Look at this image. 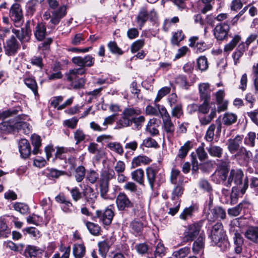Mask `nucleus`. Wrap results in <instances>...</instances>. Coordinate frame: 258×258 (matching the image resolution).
I'll use <instances>...</instances> for the list:
<instances>
[{"instance_id": "59", "label": "nucleus", "mask_w": 258, "mask_h": 258, "mask_svg": "<svg viewBox=\"0 0 258 258\" xmlns=\"http://www.w3.org/2000/svg\"><path fill=\"white\" fill-rule=\"evenodd\" d=\"M99 187L101 196L104 198H107V193L109 190V182L104 180H100Z\"/></svg>"}, {"instance_id": "49", "label": "nucleus", "mask_w": 258, "mask_h": 258, "mask_svg": "<svg viewBox=\"0 0 258 258\" xmlns=\"http://www.w3.org/2000/svg\"><path fill=\"white\" fill-rule=\"evenodd\" d=\"M141 111L140 109L132 108L127 107L124 109L121 115H124L128 118H132L134 117V116L138 115L141 114Z\"/></svg>"}, {"instance_id": "1", "label": "nucleus", "mask_w": 258, "mask_h": 258, "mask_svg": "<svg viewBox=\"0 0 258 258\" xmlns=\"http://www.w3.org/2000/svg\"><path fill=\"white\" fill-rule=\"evenodd\" d=\"M210 237L212 242L217 245L222 251H226L229 248L230 243L226 238L221 223L217 222L212 227Z\"/></svg>"}, {"instance_id": "29", "label": "nucleus", "mask_w": 258, "mask_h": 258, "mask_svg": "<svg viewBox=\"0 0 258 258\" xmlns=\"http://www.w3.org/2000/svg\"><path fill=\"white\" fill-rule=\"evenodd\" d=\"M205 238L204 234L201 233L194 242L192 250L195 253H199L203 251L205 246Z\"/></svg>"}, {"instance_id": "61", "label": "nucleus", "mask_w": 258, "mask_h": 258, "mask_svg": "<svg viewBox=\"0 0 258 258\" xmlns=\"http://www.w3.org/2000/svg\"><path fill=\"white\" fill-rule=\"evenodd\" d=\"M171 113L173 117L180 118L183 114L182 104L178 103L176 106H173Z\"/></svg>"}, {"instance_id": "31", "label": "nucleus", "mask_w": 258, "mask_h": 258, "mask_svg": "<svg viewBox=\"0 0 258 258\" xmlns=\"http://www.w3.org/2000/svg\"><path fill=\"white\" fill-rule=\"evenodd\" d=\"M42 251V250L37 246L29 245L26 246L24 252V255L26 257L32 258L41 253Z\"/></svg>"}, {"instance_id": "25", "label": "nucleus", "mask_w": 258, "mask_h": 258, "mask_svg": "<svg viewBox=\"0 0 258 258\" xmlns=\"http://www.w3.org/2000/svg\"><path fill=\"white\" fill-rule=\"evenodd\" d=\"M66 15V7L64 6H62L58 10L52 12L50 22L53 25H57L59 23L60 19Z\"/></svg>"}, {"instance_id": "37", "label": "nucleus", "mask_w": 258, "mask_h": 258, "mask_svg": "<svg viewBox=\"0 0 258 258\" xmlns=\"http://www.w3.org/2000/svg\"><path fill=\"white\" fill-rule=\"evenodd\" d=\"M44 0H29L26 4L27 12L29 15H33L36 11L39 4Z\"/></svg>"}, {"instance_id": "47", "label": "nucleus", "mask_w": 258, "mask_h": 258, "mask_svg": "<svg viewBox=\"0 0 258 258\" xmlns=\"http://www.w3.org/2000/svg\"><path fill=\"white\" fill-rule=\"evenodd\" d=\"M216 111L215 108L211 109L210 113L207 116L199 117L200 122L202 125L208 124L215 117Z\"/></svg>"}, {"instance_id": "28", "label": "nucleus", "mask_w": 258, "mask_h": 258, "mask_svg": "<svg viewBox=\"0 0 258 258\" xmlns=\"http://www.w3.org/2000/svg\"><path fill=\"white\" fill-rule=\"evenodd\" d=\"M86 72V69L84 68H75L70 70L69 72L66 75L67 80L72 83L74 82L77 80L78 75H83Z\"/></svg>"}, {"instance_id": "7", "label": "nucleus", "mask_w": 258, "mask_h": 258, "mask_svg": "<svg viewBox=\"0 0 258 258\" xmlns=\"http://www.w3.org/2000/svg\"><path fill=\"white\" fill-rule=\"evenodd\" d=\"M230 26L227 23L217 24L213 30L214 35L217 40L222 41L228 37Z\"/></svg>"}, {"instance_id": "39", "label": "nucleus", "mask_w": 258, "mask_h": 258, "mask_svg": "<svg viewBox=\"0 0 258 258\" xmlns=\"http://www.w3.org/2000/svg\"><path fill=\"white\" fill-rule=\"evenodd\" d=\"M209 154L212 157L220 158L223 154V149L218 146L211 145L206 148Z\"/></svg>"}, {"instance_id": "63", "label": "nucleus", "mask_w": 258, "mask_h": 258, "mask_svg": "<svg viewBox=\"0 0 258 258\" xmlns=\"http://www.w3.org/2000/svg\"><path fill=\"white\" fill-rule=\"evenodd\" d=\"M190 252L189 248L184 247L174 251L173 256L175 258H184Z\"/></svg>"}, {"instance_id": "26", "label": "nucleus", "mask_w": 258, "mask_h": 258, "mask_svg": "<svg viewBox=\"0 0 258 258\" xmlns=\"http://www.w3.org/2000/svg\"><path fill=\"white\" fill-rule=\"evenodd\" d=\"M200 98L201 100H210L211 90L208 83H201L199 85Z\"/></svg>"}, {"instance_id": "64", "label": "nucleus", "mask_w": 258, "mask_h": 258, "mask_svg": "<svg viewBox=\"0 0 258 258\" xmlns=\"http://www.w3.org/2000/svg\"><path fill=\"white\" fill-rule=\"evenodd\" d=\"M86 135L81 129H77L74 133V138L76 141V145L80 144L81 142L83 141L85 138Z\"/></svg>"}, {"instance_id": "43", "label": "nucleus", "mask_w": 258, "mask_h": 258, "mask_svg": "<svg viewBox=\"0 0 258 258\" xmlns=\"http://www.w3.org/2000/svg\"><path fill=\"white\" fill-rule=\"evenodd\" d=\"M241 39V37L240 35L238 34L235 35L233 37L232 39L225 45L224 48V52H228L232 51Z\"/></svg>"}, {"instance_id": "15", "label": "nucleus", "mask_w": 258, "mask_h": 258, "mask_svg": "<svg viewBox=\"0 0 258 258\" xmlns=\"http://www.w3.org/2000/svg\"><path fill=\"white\" fill-rule=\"evenodd\" d=\"M19 150L21 156L23 158H28L31 154V148L28 141L22 139L19 142Z\"/></svg>"}, {"instance_id": "53", "label": "nucleus", "mask_w": 258, "mask_h": 258, "mask_svg": "<svg viewBox=\"0 0 258 258\" xmlns=\"http://www.w3.org/2000/svg\"><path fill=\"white\" fill-rule=\"evenodd\" d=\"M214 3V0H201V4L200 6L201 12L206 14L211 10L212 9V5Z\"/></svg>"}, {"instance_id": "8", "label": "nucleus", "mask_w": 258, "mask_h": 258, "mask_svg": "<svg viewBox=\"0 0 258 258\" xmlns=\"http://www.w3.org/2000/svg\"><path fill=\"white\" fill-rule=\"evenodd\" d=\"M201 226L198 224H192L188 226L184 232V239L186 241H192L198 235H200Z\"/></svg>"}, {"instance_id": "48", "label": "nucleus", "mask_w": 258, "mask_h": 258, "mask_svg": "<svg viewBox=\"0 0 258 258\" xmlns=\"http://www.w3.org/2000/svg\"><path fill=\"white\" fill-rule=\"evenodd\" d=\"M256 134L254 132H249L244 139V144L248 147L253 148L255 145Z\"/></svg>"}, {"instance_id": "60", "label": "nucleus", "mask_w": 258, "mask_h": 258, "mask_svg": "<svg viewBox=\"0 0 258 258\" xmlns=\"http://www.w3.org/2000/svg\"><path fill=\"white\" fill-rule=\"evenodd\" d=\"M86 226L89 232L94 235H98L99 234L100 228L96 224L91 222H86Z\"/></svg>"}, {"instance_id": "6", "label": "nucleus", "mask_w": 258, "mask_h": 258, "mask_svg": "<svg viewBox=\"0 0 258 258\" xmlns=\"http://www.w3.org/2000/svg\"><path fill=\"white\" fill-rule=\"evenodd\" d=\"M95 59L91 55L87 54L84 57L75 56L72 58V62L80 68H91L95 63Z\"/></svg>"}, {"instance_id": "3", "label": "nucleus", "mask_w": 258, "mask_h": 258, "mask_svg": "<svg viewBox=\"0 0 258 258\" xmlns=\"http://www.w3.org/2000/svg\"><path fill=\"white\" fill-rule=\"evenodd\" d=\"M146 175L150 186L152 190L155 187H159L161 183L164 181L163 175L158 174L157 170L152 167H148L146 169Z\"/></svg>"}, {"instance_id": "51", "label": "nucleus", "mask_w": 258, "mask_h": 258, "mask_svg": "<svg viewBox=\"0 0 258 258\" xmlns=\"http://www.w3.org/2000/svg\"><path fill=\"white\" fill-rule=\"evenodd\" d=\"M114 176L115 171L112 169L107 168L102 172L100 180L109 182V180L113 179Z\"/></svg>"}, {"instance_id": "52", "label": "nucleus", "mask_w": 258, "mask_h": 258, "mask_svg": "<svg viewBox=\"0 0 258 258\" xmlns=\"http://www.w3.org/2000/svg\"><path fill=\"white\" fill-rule=\"evenodd\" d=\"M24 82L25 85L33 91L35 96L38 95L37 85L33 78H27L25 79Z\"/></svg>"}, {"instance_id": "9", "label": "nucleus", "mask_w": 258, "mask_h": 258, "mask_svg": "<svg viewBox=\"0 0 258 258\" xmlns=\"http://www.w3.org/2000/svg\"><path fill=\"white\" fill-rule=\"evenodd\" d=\"M225 217V211L222 207L219 206L210 208V211L207 215V218L210 221H215L219 219L223 220Z\"/></svg>"}, {"instance_id": "55", "label": "nucleus", "mask_w": 258, "mask_h": 258, "mask_svg": "<svg viewBox=\"0 0 258 258\" xmlns=\"http://www.w3.org/2000/svg\"><path fill=\"white\" fill-rule=\"evenodd\" d=\"M59 250L63 252L61 256L58 252H57L54 254L51 258H69L71 252V247L70 246L67 247L61 246L59 248Z\"/></svg>"}, {"instance_id": "17", "label": "nucleus", "mask_w": 258, "mask_h": 258, "mask_svg": "<svg viewBox=\"0 0 258 258\" xmlns=\"http://www.w3.org/2000/svg\"><path fill=\"white\" fill-rule=\"evenodd\" d=\"M224 165H221L219 168L216 171L214 175L218 177L219 183H221L225 186V183L227 182L226 179L228 177V169L226 167L227 164L226 162L223 163Z\"/></svg>"}, {"instance_id": "24", "label": "nucleus", "mask_w": 258, "mask_h": 258, "mask_svg": "<svg viewBox=\"0 0 258 258\" xmlns=\"http://www.w3.org/2000/svg\"><path fill=\"white\" fill-rule=\"evenodd\" d=\"M30 128L29 124L22 121L21 119L17 118L14 119V131L21 132L25 134L29 133Z\"/></svg>"}, {"instance_id": "40", "label": "nucleus", "mask_w": 258, "mask_h": 258, "mask_svg": "<svg viewBox=\"0 0 258 258\" xmlns=\"http://www.w3.org/2000/svg\"><path fill=\"white\" fill-rule=\"evenodd\" d=\"M0 130L6 133L14 131V119L8 121H3L0 123Z\"/></svg>"}, {"instance_id": "58", "label": "nucleus", "mask_w": 258, "mask_h": 258, "mask_svg": "<svg viewBox=\"0 0 258 258\" xmlns=\"http://www.w3.org/2000/svg\"><path fill=\"white\" fill-rule=\"evenodd\" d=\"M158 146V144L154 139L151 138H147L143 140L142 143L140 146V148L144 149V147L147 148H157Z\"/></svg>"}, {"instance_id": "10", "label": "nucleus", "mask_w": 258, "mask_h": 258, "mask_svg": "<svg viewBox=\"0 0 258 258\" xmlns=\"http://www.w3.org/2000/svg\"><path fill=\"white\" fill-rule=\"evenodd\" d=\"M116 204L120 211L124 210L126 208L133 207V204L127 196L123 192H120L116 199Z\"/></svg>"}, {"instance_id": "5", "label": "nucleus", "mask_w": 258, "mask_h": 258, "mask_svg": "<svg viewBox=\"0 0 258 258\" xmlns=\"http://www.w3.org/2000/svg\"><path fill=\"white\" fill-rule=\"evenodd\" d=\"M20 47L19 42L13 35L6 40V42L4 43L5 52L8 56L15 55Z\"/></svg>"}, {"instance_id": "34", "label": "nucleus", "mask_w": 258, "mask_h": 258, "mask_svg": "<svg viewBox=\"0 0 258 258\" xmlns=\"http://www.w3.org/2000/svg\"><path fill=\"white\" fill-rule=\"evenodd\" d=\"M46 34V31L45 25L42 23H38L34 32L36 38L39 41H41L45 38Z\"/></svg>"}, {"instance_id": "16", "label": "nucleus", "mask_w": 258, "mask_h": 258, "mask_svg": "<svg viewBox=\"0 0 258 258\" xmlns=\"http://www.w3.org/2000/svg\"><path fill=\"white\" fill-rule=\"evenodd\" d=\"M97 216L102 221L103 224L109 225L111 223L114 217V213L110 209H106L103 212L97 211Z\"/></svg>"}, {"instance_id": "21", "label": "nucleus", "mask_w": 258, "mask_h": 258, "mask_svg": "<svg viewBox=\"0 0 258 258\" xmlns=\"http://www.w3.org/2000/svg\"><path fill=\"white\" fill-rule=\"evenodd\" d=\"M234 155L235 158L239 162H247L251 157V153L245 148L241 147Z\"/></svg>"}, {"instance_id": "19", "label": "nucleus", "mask_w": 258, "mask_h": 258, "mask_svg": "<svg viewBox=\"0 0 258 258\" xmlns=\"http://www.w3.org/2000/svg\"><path fill=\"white\" fill-rule=\"evenodd\" d=\"M115 240L114 237L110 236L98 242V245L100 252L102 255L105 254L109 250L110 246L114 243Z\"/></svg>"}, {"instance_id": "35", "label": "nucleus", "mask_w": 258, "mask_h": 258, "mask_svg": "<svg viewBox=\"0 0 258 258\" xmlns=\"http://www.w3.org/2000/svg\"><path fill=\"white\" fill-rule=\"evenodd\" d=\"M237 120V115L229 112L224 113L222 119L223 123L226 125H230L235 123Z\"/></svg>"}, {"instance_id": "33", "label": "nucleus", "mask_w": 258, "mask_h": 258, "mask_svg": "<svg viewBox=\"0 0 258 258\" xmlns=\"http://www.w3.org/2000/svg\"><path fill=\"white\" fill-rule=\"evenodd\" d=\"M86 253V247L83 244H75L73 247V254L75 258H83Z\"/></svg>"}, {"instance_id": "44", "label": "nucleus", "mask_w": 258, "mask_h": 258, "mask_svg": "<svg viewBox=\"0 0 258 258\" xmlns=\"http://www.w3.org/2000/svg\"><path fill=\"white\" fill-rule=\"evenodd\" d=\"M123 188L131 192L135 193L139 197L143 194L142 190L138 187L135 183L132 181L127 182L123 186Z\"/></svg>"}, {"instance_id": "57", "label": "nucleus", "mask_w": 258, "mask_h": 258, "mask_svg": "<svg viewBox=\"0 0 258 258\" xmlns=\"http://www.w3.org/2000/svg\"><path fill=\"white\" fill-rule=\"evenodd\" d=\"M184 38V35L181 30H178L173 34L171 39V42L172 45H178L179 42Z\"/></svg>"}, {"instance_id": "14", "label": "nucleus", "mask_w": 258, "mask_h": 258, "mask_svg": "<svg viewBox=\"0 0 258 258\" xmlns=\"http://www.w3.org/2000/svg\"><path fill=\"white\" fill-rule=\"evenodd\" d=\"M243 139V135H238L234 139H230L228 140V149L231 153H234L240 148V145L242 143Z\"/></svg>"}, {"instance_id": "30", "label": "nucleus", "mask_w": 258, "mask_h": 258, "mask_svg": "<svg viewBox=\"0 0 258 258\" xmlns=\"http://www.w3.org/2000/svg\"><path fill=\"white\" fill-rule=\"evenodd\" d=\"M244 236L251 242L258 244V227H249L245 231Z\"/></svg>"}, {"instance_id": "23", "label": "nucleus", "mask_w": 258, "mask_h": 258, "mask_svg": "<svg viewBox=\"0 0 258 258\" xmlns=\"http://www.w3.org/2000/svg\"><path fill=\"white\" fill-rule=\"evenodd\" d=\"M184 179V177H180L179 178V183L174 187L171 195V199L173 201H175V202L179 201V198L182 195L184 188H183L182 184Z\"/></svg>"}, {"instance_id": "32", "label": "nucleus", "mask_w": 258, "mask_h": 258, "mask_svg": "<svg viewBox=\"0 0 258 258\" xmlns=\"http://www.w3.org/2000/svg\"><path fill=\"white\" fill-rule=\"evenodd\" d=\"M132 178L140 185L144 186V171L142 168H139L131 172Z\"/></svg>"}, {"instance_id": "56", "label": "nucleus", "mask_w": 258, "mask_h": 258, "mask_svg": "<svg viewBox=\"0 0 258 258\" xmlns=\"http://www.w3.org/2000/svg\"><path fill=\"white\" fill-rule=\"evenodd\" d=\"M191 148V145L190 142L189 141H187L179 149L177 156L181 159L184 158Z\"/></svg>"}, {"instance_id": "22", "label": "nucleus", "mask_w": 258, "mask_h": 258, "mask_svg": "<svg viewBox=\"0 0 258 258\" xmlns=\"http://www.w3.org/2000/svg\"><path fill=\"white\" fill-rule=\"evenodd\" d=\"M162 127L168 137L173 135L175 131V126L171 121L170 117L162 119Z\"/></svg>"}, {"instance_id": "27", "label": "nucleus", "mask_w": 258, "mask_h": 258, "mask_svg": "<svg viewBox=\"0 0 258 258\" xmlns=\"http://www.w3.org/2000/svg\"><path fill=\"white\" fill-rule=\"evenodd\" d=\"M151 161L152 160L146 156H138L133 159L131 168L149 164Z\"/></svg>"}, {"instance_id": "4", "label": "nucleus", "mask_w": 258, "mask_h": 258, "mask_svg": "<svg viewBox=\"0 0 258 258\" xmlns=\"http://www.w3.org/2000/svg\"><path fill=\"white\" fill-rule=\"evenodd\" d=\"M229 231L230 234L233 235L234 251L235 253L239 254L242 252L243 245V239L240 233V228L236 225L231 224Z\"/></svg>"}, {"instance_id": "50", "label": "nucleus", "mask_w": 258, "mask_h": 258, "mask_svg": "<svg viewBox=\"0 0 258 258\" xmlns=\"http://www.w3.org/2000/svg\"><path fill=\"white\" fill-rule=\"evenodd\" d=\"M132 125V118H128L124 115H121V117L116 122V129H120Z\"/></svg>"}, {"instance_id": "54", "label": "nucleus", "mask_w": 258, "mask_h": 258, "mask_svg": "<svg viewBox=\"0 0 258 258\" xmlns=\"http://www.w3.org/2000/svg\"><path fill=\"white\" fill-rule=\"evenodd\" d=\"M133 232L136 235H140L143 229V224L140 221H133L130 225Z\"/></svg>"}, {"instance_id": "11", "label": "nucleus", "mask_w": 258, "mask_h": 258, "mask_svg": "<svg viewBox=\"0 0 258 258\" xmlns=\"http://www.w3.org/2000/svg\"><path fill=\"white\" fill-rule=\"evenodd\" d=\"M12 32L22 43L29 41L31 34V30L28 27L20 29L12 28Z\"/></svg>"}, {"instance_id": "45", "label": "nucleus", "mask_w": 258, "mask_h": 258, "mask_svg": "<svg viewBox=\"0 0 258 258\" xmlns=\"http://www.w3.org/2000/svg\"><path fill=\"white\" fill-rule=\"evenodd\" d=\"M10 234V230L8 228L5 217H0V236L3 237H7Z\"/></svg>"}, {"instance_id": "12", "label": "nucleus", "mask_w": 258, "mask_h": 258, "mask_svg": "<svg viewBox=\"0 0 258 258\" xmlns=\"http://www.w3.org/2000/svg\"><path fill=\"white\" fill-rule=\"evenodd\" d=\"M55 201L62 205L61 210L66 213H71L73 212L74 207L72 203L67 199L63 194H59L55 198Z\"/></svg>"}, {"instance_id": "36", "label": "nucleus", "mask_w": 258, "mask_h": 258, "mask_svg": "<svg viewBox=\"0 0 258 258\" xmlns=\"http://www.w3.org/2000/svg\"><path fill=\"white\" fill-rule=\"evenodd\" d=\"M148 19V12L147 9L145 7L141 8L137 17V23L140 26H143Z\"/></svg>"}, {"instance_id": "41", "label": "nucleus", "mask_w": 258, "mask_h": 258, "mask_svg": "<svg viewBox=\"0 0 258 258\" xmlns=\"http://www.w3.org/2000/svg\"><path fill=\"white\" fill-rule=\"evenodd\" d=\"M166 248L164 244L159 242L156 246V249L153 254H148V258H156L157 256L162 257L165 254Z\"/></svg>"}, {"instance_id": "42", "label": "nucleus", "mask_w": 258, "mask_h": 258, "mask_svg": "<svg viewBox=\"0 0 258 258\" xmlns=\"http://www.w3.org/2000/svg\"><path fill=\"white\" fill-rule=\"evenodd\" d=\"M157 119L155 118L151 119L148 122L146 126V131L151 135L156 136L159 134V131L157 128L158 124L156 123Z\"/></svg>"}, {"instance_id": "18", "label": "nucleus", "mask_w": 258, "mask_h": 258, "mask_svg": "<svg viewBox=\"0 0 258 258\" xmlns=\"http://www.w3.org/2000/svg\"><path fill=\"white\" fill-rule=\"evenodd\" d=\"M198 40L199 37L198 36H193L190 38L189 39V46L191 47H193L196 52L201 53L207 49V46L206 44L203 41L197 42Z\"/></svg>"}, {"instance_id": "13", "label": "nucleus", "mask_w": 258, "mask_h": 258, "mask_svg": "<svg viewBox=\"0 0 258 258\" xmlns=\"http://www.w3.org/2000/svg\"><path fill=\"white\" fill-rule=\"evenodd\" d=\"M10 16L15 23H19L22 19V11L21 6L18 4H13L10 11Z\"/></svg>"}, {"instance_id": "46", "label": "nucleus", "mask_w": 258, "mask_h": 258, "mask_svg": "<svg viewBox=\"0 0 258 258\" xmlns=\"http://www.w3.org/2000/svg\"><path fill=\"white\" fill-rule=\"evenodd\" d=\"M106 147L111 151L115 152V153L122 155L124 152L123 147L120 143L116 142H109L106 145Z\"/></svg>"}, {"instance_id": "62", "label": "nucleus", "mask_w": 258, "mask_h": 258, "mask_svg": "<svg viewBox=\"0 0 258 258\" xmlns=\"http://www.w3.org/2000/svg\"><path fill=\"white\" fill-rule=\"evenodd\" d=\"M85 175V169L82 166H78L75 170V179L78 182H81L84 178Z\"/></svg>"}, {"instance_id": "20", "label": "nucleus", "mask_w": 258, "mask_h": 258, "mask_svg": "<svg viewBox=\"0 0 258 258\" xmlns=\"http://www.w3.org/2000/svg\"><path fill=\"white\" fill-rule=\"evenodd\" d=\"M83 196L89 204L94 203L97 198V193L90 186H87L83 190Z\"/></svg>"}, {"instance_id": "2", "label": "nucleus", "mask_w": 258, "mask_h": 258, "mask_svg": "<svg viewBox=\"0 0 258 258\" xmlns=\"http://www.w3.org/2000/svg\"><path fill=\"white\" fill-rule=\"evenodd\" d=\"M243 171L239 169H232L230 170L228 175V180L225 183V186L230 187L233 182L236 185L240 186V192L243 195L248 186V181L247 178H245L242 183L243 178Z\"/></svg>"}, {"instance_id": "38", "label": "nucleus", "mask_w": 258, "mask_h": 258, "mask_svg": "<svg viewBox=\"0 0 258 258\" xmlns=\"http://www.w3.org/2000/svg\"><path fill=\"white\" fill-rule=\"evenodd\" d=\"M31 143L34 147L32 151L33 154L36 155L40 153L39 147L41 146V137L36 134L31 136Z\"/></svg>"}]
</instances>
